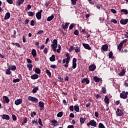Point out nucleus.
<instances>
[{
  "instance_id": "f257e3e1",
  "label": "nucleus",
  "mask_w": 128,
  "mask_h": 128,
  "mask_svg": "<svg viewBox=\"0 0 128 128\" xmlns=\"http://www.w3.org/2000/svg\"><path fill=\"white\" fill-rule=\"evenodd\" d=\"M128 92H126L125 91H122V93L120 94V98H123V100H126L128 98Z\"/></svg>"
},
{
  "instance_id": "f03ea898",
  "label": "nucleus",
  "mask_w": 128,
  "mask_h": 128,
  "mask_svg": "<svg viewBox=\"0 0 128 128\" xmlns=\"http://www.w3.org/2000/svg\"><path fill=\"white\" fill-rule=\"evenodd\" d=\"M124 112L122 110L120 109V108H117V110L116 111V115L117 116H124Z\"/></svg>"
},
{
  "instance_id": "7ed1b4c3",
  "label": "nucleus",
  "mask_w": 128,
  "mask_h": 128,
  "mask_svg": "<svg viewBox=\"0 0 128 128\" xmlns=\"http://www.w3.org/2000/svg\"><path fill=\"white\" fill-rule=\"evenodd\" d=\"M87 126H94V128H96V126H97L96 122L94 120H91L89 122L87 123Z\"/></svg>"
},
{
  "instance_id": "20e7f679",
  "label": "nucleus",
  "mask_w": 128,
  "mask_h": 128,
  "mask_svg": "<svg viewBox=\"0 0 128 128\" xmlns=\"http://www.w3.org/2000/svg\"><path fill=\"white\" fill-rule=\"evenodd\" d=\"M28 100L32 102H35V104H36V102H38V100L36 98H34L32 96H29L28 98Z\"/></svg>"
},
{
  "instance_id": "39448f33",
  "label": "nucleus",
  "mask_w": 128,
  "mask_h": 128,
  "mask_svg": "<svg viewBox=\"0 0 128 128\" xmlns=\"http://www.w3.org/2000/svg\"><path fill=\"white\" fill-rule=\"evenodd\" d=\"M42 10H40V11L38 12L36 14V18L38 20L42 18Z\"/></svg>"
},
{
  "instance_id": "423d86ee",
  "label": "nucleus",
  "mask_w": 128,
  "mask_h": 128,
  "mask_svg": "<svg viewBox=\"0 0 128 128\" xmlns=\"http://www.w3.org/2000/svg\"><path fill=\"white\" fill-rule=\"evenodd\" d=\"M128 22V18L124 19L122 18L120 20V24H122L123 26H125V24H126Z\"/></svg>"
},
{
  "instance_id": "0eeeda50",
  "label": "nucleus",
  "mask_w": 128,
  "mask_h": 128,
  "mask_svg": "<svg viewBox=\"0 0 128 128\" xmlns=\"http://www.w3.org/2000/svg\"><path fill=\"white\" fill-rule=\"evenodd\" d=\"M74 50H75V52H80V45H76L75 46H74Z\"/></svg>"
},
{
  "instance_id": "6e6552de",
  "label": "nucleus",
  "mask_w": 128,
  "mask_h": 128,
  "mask_svg": "<svg viewBox=\"0 0 128 128\" xmlns=\"http://www.w3.org/2000/svg\"><path fill=\"white\" fill-rule=\"evenodd\" d=\"M14 104L16 106H19V104H22V99L20 98L15 100Z\"/></svg>"
},
{
  "instance_id": "1a4fd4ad",
  "label": "nucleus",
  "mask_w": 128,
  "mask_h": 128,
  "mask_svg": "<svg viewBox=\"0 0 128 128\" xmlns=\"http://www.w3.org/2000/svg\"><path fill=\"white\" fill-rule=\"evenodd\" d=\"M101 50H102L104 52H108V46L106 44L103 45Z\"/></svg>"
},
{
  "instance_id": "9d476101",
  "label": "nucleus",
  "mask_w": 128,
  "mask_h": 128,
  "mask_svg": "<svg viewBox=\"0 0 128 128\" xmlns=\"http://www.w3.org/2000/svg\"><path fill=\"white\" fill-rule=\"evenodd\" d=\"M95 82H102V78H100L98 77V76H94L93 78Z\"/></svg>"
},
{
  "instance_id": "9b49d317",
  "label": "nucleus",
  "mask_w": 128,
  "mask_h": 128,
  "mask_svg": "<svg viewBox=\"0 0 128 128\" xmlns=\"http://www.w3.org/2000/svg\"><path fill=\"white\" fill-rule=\"evenodd\" d=\"M72 68L74 69L76 68V58H73L72 59Z\"/></svg>"
},
{
  "instance_id": "f8f14e48",
  "label": "nucleus",
  "mask_w": 128,
  "mask_h": 128,
  "mask_svg": "<svg viewBox=\"0 0 128 128\" xmlns=\"http://www.w3.org/2000/svg\"><path fill=\"white\" fill-rule=\"evenodd\" d=\"M82 46L86 50H92V48L90 46V45L88 44H83Z\"/></svg>"
},
{
  "instance_id": "ddd939ff",
  "label": "nucleus",
  "mask_w": 128,
  "mask_h": 128,
  "mask_svg": "<svg viewBox=\"0 0 128 128\" xmlns=\"http://www.w3.org/2000/svg\"><path fill=\"white\" fill-rule=\"evenodd\" d=\"M2 118L3 120H10V116L8 114H2Z\"/></svg>"
},
{
  "instance_id": "4468645a",
  "label": "nucleus",
  "mask_w": 128,
  "mask_h": 128,
  "mask_svg": "<svg viewBox=\"0 0 128 128\" xmlns=\"http://www.w3.org/2000/svg\"><path fill=\"white\" fill-rule=\"evenodd\" d=\"M69 25H70V23L66 22L64 25L62 24L61 28H63V30H66V28H68Z\"/></svg>"
},
{
  "instance_id": "2eb2a0df",
  "label": "nucleus",
  "mask_w": 128,
  "mask_h": 128,
  "mask_svg": "<svg viewBox=\"0 0 128 128\" xmlns=\"http://www.w3.org/2000/svg\"><path fill=\"white\" fill-rule=\"evenodd\" d=\"M96 66L94 64H92L89 66V70L90 72H94L96 70Z\"/></svg>"
},
{
  "instance_id": "dca6fc26",
  "label": "nucleus",
  "mask_w": 128,
  "mask_h": 128,
  "mask_svg": "<svg viewBox=\"0 0 128 128\" xmlns=\"http://www.w3.org/2000/svg\"><path fill=\"white\" fill-rule=\"evenodd\" d=\"M126 70H124V69H122V71L118 74L119 76H124V74H126Z\"/></svg>"
},
{
  "instance_id": "f3484780",
  "label": "nucleus",
  "mask_w": 128,
  "mask_h": 128,
  "mask_svg": "<svg viewBox=\"0 0 128 128\" xmlns=\"http://www.w3.org/2000/svg\"><path fill=\"white\" fill-rule=\"evenodd\" d=\"M10 18V13L8 12L6 14L4 18L5 20H8Z\"/></svg>"
},
{
  "instance_id": "a211bd4d",
  "label": "nucleus",
  "mask_w": 128,
  "mask_h": 128,
  "mask_svg": "<svg viewBox=\"0 0 128 128\" xmlns=\"http://www.w3.org/2000/svg\"><path fill=\"white\" fill-rule=\"evenodd\" d=\"M51 123L52 124V126H58V120H51Z\"/></svg>"
},
{
  "instance_id": "6ab92c4d",
  "label": "nucleus",
  "mask_w": 128,
  "mask_h": 128,
  "mask_svg": "<svg viewBox=\"0 0 128 128\" xmlns=\"http://www.w3.org/2000/svg\"><path fill=\"white\" fill-rule=\"evenodd\" d=\"M30 78H32V80H37V78H38V74H32V76H31Z\"/></svg>"
},
{
  "instance_id": "aec40b11",
  "label": "nucleus",
  "mask_w": 128,
  "mask_h": 128,
  "mask_svg": "<svg viewBox=\"0 0 128 128\" xmlns=\"http://www.w3.org/2000/svg\"><path fill=\"white\" fill-rule=\"evenodd\" d=\"M3 100L6 104H8V102H10V99H8V98L7 96H4Z\"/></svg>"
},
{
  "instance_id": "412c9836",
  "label": "nucleus",
  "mask_w": 128,
  "mask_h": 128,
  "mask_svg": "<svg viewBox=\"0 0 128 128\" xmlns=\"http://www.w3.org/2000/svg\"><path fill=\"white\" fill-rule=\"evenodd\" d=\"M74 110L75 112H80V106H78V104H76L74 106Z\"/></svg>"
},
{
  "instance_id": "4be33fe9",
  "label": "nucleus",
  "mask_w": 128,
  "mask_h": 128,
  "mask_svg": "<svg viewBox=\"0 0 128 128\" xmlns=\"http://www.w3.org/2000/svg\"><path fill=\"white\" fill-rule=\"evenodd\" d=\"M50 48L53 50L54 52L56 51V48H58V45H54V44H52L50 45Z\"/></svg>"
},
{
  "instance_id": "5701e85b",
  "label": "nucleus",
  "mask_w": 128,
  "mask_h": 128,
  "mask_svg": "<svg viewBox=\"0 0 128 128\" xmlns=\"http://www.w3.org/2000/svg\"><path fill=\"white\" fill-rule=\"evenodd\" d=\"M54 18V14H52L51 16H48L47 18V22H51V20H52Z\"/></svg>"
},
{
  "instance_id": "b1692460",
  "label": "nucleus",
  "mask_w": 128,
  "mask_h": 128,
  "mask_svg": "<svg viewBox=\"0 0 128 128\" xmlns=\"http://www.w3.org/2000/svg\"><path fill=\"white\" fill-rule=\"evenodd\" d=\"M105 104H110V98H108V96H105L104 99Z\"/></svg>"
},
{
  "instance_id": "393cba45",
  "label": "nucleus",
  "mask_w": 128,
  "mask_h": 128,
  "mask_svg": "<svg viewBox=\"0 0 128 128\" xmlns=\"http://www.w3.org/2000/svg\"><path fill=\"white\" fill-rule=\"evenodd\" d=\"M50 62H56V56L52 54L51 57L50 58Z\"/></svg>"
},
{
  "instance_id": "a878e982",
  "label": "nucleus",
  "mask_w": 128,
  "mask_h": 128,
  "mask_svg": "<svg viewBox=\"0 0 128 128\" xmlns=\"http://www.w3.org/2000/svg\"><path fill=\"white\" fill-rule=\"evenodd\" d=\"M32 54L33 56V58H36V50L33 49L32 51Z\"/></svg>"
},
{
  "instance_id": "bb28decb",
  "label": "nucleus",
  "mask_w": 128,
  "mask_h": 128,
  "mask_svg": "<svg viewBox=\"0 0 128 128\" xmlns=\"http://www.w3.org/2000/svg\"><path fill=\"white\" fill-rule=\"evenodd\" d=\"M120 12H122L123 14H128V10L126 9H122L120 10ZM124 12V13H123Z\"/></svg>"
},
{
  "instance_id": "cd10ccee",
  "label": "nucleus",
  "mask_w": 128,
  "mask_h": 128,
  "mask_svg": "<svg viewBox=\"0 0 128 128\" xmlns=\"http://www.w3.org/2000/svg\"><path fill=\"white\" fill-rule=\"evenodd\" d=\"M34 72L36 74H40V68H36L34 70Z\"/></svg>"
},
{
  "instance_id": "c85d7f7f",
  "label": "nucleus",
  "mask_w": 128,
  "mask_h": 128,
  "mask_svg": "<svg viewBox=\"0 0 128 128\" xmlns=\"http://www.w3.org/2000/svg\"><path fill=\"white\" fill-rule=\"evenodd\" d=\"M24 0H18V2H16V4L18 6H20V4H22Z\"/></svg>"
},
{
  "instance_id": "c756f323",
  "label": "nucleus",
  "mask_w": 128,
  "mask_h": 128,
  "mask_svg": "<svg viewBox=\"0 0 128 128\" xmlns=\"http://www.w3.org/2000/svg\"><path fill=\"white\" fill-rule=\"evenodd\" d=\"M38 106L40 108H44V102H40L38 103Z\"/></svg>"
},
{
  "instance_id": "7c9ffc66",
  "label": "nucleus",
  "mask_w": 128,
  "mask_h": 128,
  "mask_svg": "<svg viewBox=\"0 0 128 128\" xmlns=\"http://www.w3.org/2000/svg\"><path fill=\"white\" fill-rule=\"evenodd\" d=\"M114 56V53H112V52L110 51L109 52V55H108L109 58H114V56Z\"/></svg>"
},
{
  "instance_id": "2f4dec72",
  "label": "nucleus",
  "mask_w": 128,
  "mask_h": 128,
  "mask_svg": "<svg viewBox=\"0 0 128 128\" xmlns=\"http://www.w3.org/2000/svg\"><path fill=\"white\" fill-rule=\"evenodd\" d=\"M122 46H124V45L121 43H120L118 46V50H119L120 52V50H122Z\"/></svg>"
},
{
  "instance_id": "473e14b6",
  "label": "nucleus",
  "mask_w": 128,
  "mask_h": 128,
  "mask_svg": "<svg viewBox=\"0 0 128 128\" xmlns=\"http://www.w3.org/2000/svg\"><path fill=\"white\" fill-rule=\"evenodd\" d=\"M38 90V86H36L35 88H34V89L32 90V92L33 94H36Z\"/></svg>"
},
{
  "instance_id": "72a5a7b5",
  "label": "nucleus",
  "mask_w": 128,
  "mask_h": 128,
  "mask_svg": "<svg viewBox=\"0 0 128 128\" xmlns=\"http://www.w3.org/2000/svg\"><path fill=\"white\" fill-rule=\"evenodd\" d=\"M98 128H106V126H104V125L102 123L100 122L98 124Z\"/></svg>"
},
{
  "instance_id": "f704fd0d",
  "label": "nucleus",
  "mask_w": 128,
  "mask_h": 128,
  "mask_svg": "<svg viewBox=\"0 0 128 128\" xmlns=\"http://www.w3.org/2000/svg\"><path fill=\"white\" fill-rule=\"evenodd\" d=\"M11 74L12 72L10 71V69L8 68L6 72V74Z\"/></svg>"
},
{
  "instance_id": "c9c22d12",
  "label": "nucleus",
  "mask_w": 128,
  "mask_h": 128,
  "mask_svg": "<svg viewBox=\"0 0 128 128\" xmlns=\"http://www.w3.org/2000/svg\"><path fill=\"white\" fill-rule=\"evenodd\" d=\"M38 122L40 126H44V125L42 124V119L40 118H38Z\"/></svg>"
},
{
  "instance_id": "e433bc0d",
  "label": "nucleus",
  "mask_w": 128,
  "mask_h": 128,
  "mask_svg": "<svg viewBox=\"0 0 128 128\" xmlns=\"http://www.w3.org/2000/svg\"><path fill=\"white\" fill-rule=\"evenodd\" d=\"M85 121H86V119L84 118H83L82 117L80 118V124H84Z\"/></svg>"
},
{
  "instance_id": "4c0bfd02",
  "label": "nucleus",
  "mask_w": 128,
  "mask_h": 128,
  "mask_svg": "<svg viewBox=\"0 0 128 128\" xmlns=\"http://www.w3.org/2000/svg\"><path fill=\"white\" fill-rule=\"evenodd\" d=\"M12 44L13 46H17V48H20V44L18 42H16V43H12Z\"/></svg>"
},
{
  "instance_id": "58836bf2",
  "label": "nucleus",
  "mask_w": 128,
  "mask_h": 128,
  "mask_svg": "<svg viewBox=\"0 0 128 128\" xmlns=\"http://www.w3.org/2000/svg\"><path fill=\"white\" fill-rule=\"evenodd\" d=\"M62 112H60L57 114L58 118H62Z\"/></svg>"
},
{
  "instance_id": "ea45409f",
  "label": "nucleus",
  "mask_w": 128,
  "mask_h": 128,
  "mask_svg": "<svg viewBox=\"0 0 128 128\" xmlns=\"http://www.w3.org/2000/svg\"><path fill=\"white\" fill-rule=\"evenodd\" d=\"M46 74L48 76H52V73L48 70H46Z\"/></svg>"
},
{
  "instance_id": "a19ab883",
  "label": "nucleus",
  "mask_w": 128,
  "mask_h": 128,
  "mask_svg": "<svg viewBox=\"0 0 128 128\" xmlns=\"http://www.w3.org/2000/svg\"><path fill=\"white\" fill-rule=\"evenodd\" d=\"M74 50V46H71L68 49V52H72Z\"/></svg>"
},
{
  "instance_id": "79ce46f5",
  "label": "nucleus",
  "mask_w": 128,
  "mask_h": 128,
  "mask_svg": "<svg viewBox=\"0 0 128 128\" xmlns=\"http://www.w3.org/2000/svg\"><path fill=\"white\" fill-rule=\"evenodd\" d=\"M52 44H54L55 46H58V40L54 39L53 40Z\"/></svg>"
},
{
  "instance_id": "37998d69",
  "label": "nucleus",
  "mask_w": 128,
  "mask_h": 128,
  "mask_svg": "<svg viewBox=\"0 0 128 128\" xmlns=\"http://www.w3.org/2000/svg\"><path fill=\"white\" fill-rule=\"evenodd\" d=\"M102 92L105 94H106V89L105 88V87H102Z\"/></svg>"
},
{
  "instance_id": "c03bdc74",
  "label": "nucleus",
  "mask_w": 128,
  "mask_h": 128,
  "mask_svg": "<svg viewBox=\"0 0 128 128\" xmlns=\"http://www.w3.org/2000/svg\"><path fill=\"white\" fill-rule=\"evenodd\" d=\"M20 78H16V79H14L13 80V82H20Z\"/></svg>"
},
{
  "instance_id": "a18cd8bd",
  "label": "nucleus",
  "mask_w": 128,
  "mask_h": 128,
  "mask_svg": "<svg viewBox=\"0 0 128 128\" xmlns=\"http://www.w3.org/2000/svg\"><path fill=\"white\" fill-rule=\"evenodd\" d=\"M34 12H28V16H34Z\"/></svg>"
},
{
  "instance_id": "49530a36",
  "label": "nucleus",
  "mask_w": 128,
  "mask_h": 128,
  "mask_svg": "<svg viewBox=\"0 0 128 128\" xmlns=\"http://www.w3.org/2000/svg\"><path fill=\"white\" fill-rule=\"evenodd\" d=\"M74 34H75V36H78V34H80L78 30H75V31L74 32Z\"/></svg>"
},
{
  "instance_id": "de8ad7c7",
  "label": "nucleus",
  "mask_w": 128,
  "mask_h": 128,
  "mask_svg": "<svg viewBox=\"0 0 128 128\" xmlns=\"http://www.w3.org/2000/svg\"><path fill=\"white\" fill-rule=\"evenodd\" d=\"M26 122H28V118L26 117H25L23 120V122H22V124H26Z\"/></svg>"
},
{
  "instance_id": "09e8293b",
  "label": "nucleus",
  "mask_w": 128,
  "mask_h": 128,
  "mask_svg": "<svg viewBox=\"0 0 128 128\" xmlns=\"http://www.w3.org/2000/svg\"><path fill=\"white\" fill-rule=\"evenodd\" d=\"M74 24H70V26H69V29L70 30H72V28H74Z\"/></svg>"
},
{
  "instance_id": "8fccbe9b",
  "label": "nucleus",
  "mask_w": 128,
  "mask_h": 128,
  "mask_svg": "<svg viewBox=\"0 0 128 128\" xmlns=\"http://www.w3.org/2000/svg\"><path fill=\"white\" fill-rule=\"evenodd\" d=\"M111 22H113L114 24H118V21L116 19H112L110 20Z\"/></svg>"
},
{
  "instance_id": "3c124183",
  "label": "nucleus",
  "mask_w": 128,
  "mask_h": 128,
  "mask_svg": "<svg viewBox=\"0 0 128 128\" xmlns=\"http://www.w3.org/2000/svg\"><path fill=\"white\" fill-rule=\"evenodd\" d=\"M71 2H72V4L73 6H75V4H76V2H78V0H71Z\"/></svg>"
},
{
  "instance_id": "603ef678",
  "label": "nucleus",
  "mask_w": 128,
  "mask_h": 128,
  "mask_svg": "<svg viewBox=\"0 0 128 128\" xmlns=\"http://www.w3.org/2000/svg\"><path fill=\"white\" fill-rule=\"evenodd\" d=\"M34 116H36V112H33L30 114V116L34 118Z\"/></svg>"
},
{
  "instance_id": "864d4df0",
  "label": "nucleus",
  "mask_w": 128,
  "mask_h": 128,
  "mask_svg": "<svg viewBox=\"0 0 128 128\" xmlns=\"http://www.w3.org/2000/svg\"><path fill=\"white\" fill-rule=\"evenodd\" d=\"M34 20H32L30 22V26H34Z\"/></svg>"
},
{
  "instance_id": "5fc2aeb1",
  "label": "nucleus",
  "mask_w": 128,
  "mask_h": 128,
  "mask_svg": "<svg viewBox=\"0 0 128 128\" xmlns=\"http://www.w3.org/2000/svg\"><path fill=\"white\" fill-rule=\"evenodd\" d=\"M128 42V39H125L124 40H123L122 41L120 44H122L124 45V44H126V42Z\"/></svg>"
},
{
  "instance_id": "6e6d98bb",
  "label": "nucleus",
  "mask_w": 128,
  "mask_h": 128,
  "mask_svg": "<svg viewBox=\"0 0 128 128\" xmlns=\"http://www.w3.org/2000/svg\"><path fill=\"white\" fill-rule=\"evenodd\" d=\"M32 8V6L30 4H28L27 6V8H26V10H30Z\"/></svg>"
},
{
  "instance_id": "4d7b16f0",
  "label": "nucleus",
  "mask_w": 128,
  "mask_h": 128,
  "mask_svg": "<svg viewBox=\"0 0 128 128\" xmlns=\"http://www.w3.org/2000/svg\"><path fill=\"white\" fill-rule=\"evenodd\" d=\"M6 2L8 4H12L14 3V1H12V0H6Z\"/></svg>"
},
{
  "instance_id": "13d9d810",
  "label": "nucleus",
  "mask_w": 128,
  "mask_h": 128,
  "mask_svg": "<svg viewBox=\"0 0 128 128\" xmlns=\"http://www.w3.org/2000/svg\"><path fill=\"white\" fill-rule=\"evenodd\" d=\"M16 70V66H12L11 68V70Z\"/></svg>"
},
{
  "instance_id": "bf43d9fd",
  "label": "nucleus",
  "mask_w": 128,
  "mask_h": 128,
  "mask_svg": "<svg viewBox=\"0 0 128 128\" xmlns=\"http://www.w3.org/2000/svg\"><path fill=\"white\" fill-rule=\"evenodd\" d=\"M12 118L13 120H14V121L16 120V115L14 114L12 115Z\"/></svg>"
},
{
  "instance_id": "052dcab7",
  "label": "nucleus",
  "mask_w": 128,
  "mask_h": 128,
  "mask_svg": "<svg viewBox=\"0 0 128 128\" xmlns=\"http://www.w3.org/2000/svg\"><path fill=\"white\" fill-rule=\"evenodd\" d=\"M48 48H44V54H48Z\"/></svg>"
},
{
  "instance_id": "680f3d73",
  "label": "nucleus",
  "mask_w": 128,
  "mask_h": 128,
  "mask_svg": "<svg viewBox=\"0 0 128 128\" xmlns=\"http://www.w3.org/2000/svg\"><path fill=\"white\" fill-rule=\"evenodd\" d=\"M27 62L28 64H32V60L30 58L27 59Z\"/></svg>"
},
{
  "instance_id": "e2e57ef3",
  "label": "nucleus",
  "mask_w": 128,
  "mask_h": 128,
  "mask_svg": "<svg viewBox=\"0 0 128 128\" xmlns=\"http://www.w3.org/2000/svg\"><path fill=\"white\" fill-rule=\"evenodd\" d=\"M69 110L71 111V112H74V106H70L69 108Z\"/></svg>"
},
{
  "instance_id": "0e129e2a",
  "label": "nucleus",
  "mask_w": 128,
  "mask_h": 128,
  "mask_svg": "<svg viewBox=\"0 0 128 128\" xmlns=\"http://www.w3.org/2000/svg\"><path fill=\"white\" fill-rule=\"evenodd\" d=\"M44 34V30H39L37 32V34Z\"/></svg>"
},
{
  "instance_id": "69168bd1",
  "label": "nucleus",
  "mask_w": 128,
  "mask_h": 128,
  "mask_svg": "<svg viewBox=\"0 0 128 128\" xmlns=\"http://www.w3.org/2000/svg\"><path fill=\"white\" fill-rule=\"evenodd\" d=\"M27 68H32V64H27Z\"/></svg>"
},
{
  "instance_id": "338daca9",
  "label": "nucleus",
  "mask_w": 128,
  "mask_h": 128,
  "mask_svg": "<svg viewBox=\"0 0 128 128\" xmlns=\"http://www.w3.org/2000/svg\"><path fill=\"white\" fill-rule=\"evenodd\" d=\"M110 12H112V14H116V11L114 9H111Z\"/></svg>"
},
{
  "instance_id": "774afa93",
  "label": "nucleus",
  "mask_w": 128,
  "mask_h": 128,
  "mask_svg": "<svg viewBox=\"0 0 128 128\" xmlns=\"http://www.w3.org/2000/svg\"><path fill=\"white\" fill-rule=\"evenodd\" d=\"M58 80H59V81L61 82H64V78H62V77H58Z\"/></svg>"
}]
</instances>
